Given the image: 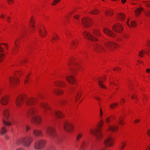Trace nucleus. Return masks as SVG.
I'll list each match as a JSON object with an SVG mask.
<instances>
[{"mask_svg":"<svg viewBox=\"0 0 150 150\" xmlns=\"http://www.w3.org/2000/svg\"><path fill=\"white\" fill-rule=\"evenodd\" d=\"M24 101L27 106L32 107L37 103L38 99L33 97H28L25 94L21 95L18 96L16 99V105L18 108H20Z\"/></svg>","mask_w":150,"mask_h":150,"instance_id":"obj_1","label":"nucleus"},{"mask_svg":"<svg viewBox=\"0 0 150 150\" xmlns=\"http://www.w3.org/2000/svg\"><path fill=\"white\" fill-rule=\"evenodd\" d=\"M39 105L40 107L44 109L43 112L45 117L51 116L57 118H61L63 117L64 115L61 112L56 110L52 109L45 102H42L40 103Z\"/></svg>","mask_w":150,"mask_h":150,"instance_id":"obj_2","label":"nucleus"},{"mask_svg":"<svg viewBox=\"0 0 150 150\" xmlns=\"http://www.w3.org/2000/svg\"><path fill=\"white\" fill-rule=\"evenodd\" d=\"M103 115V111L101 108L100 109L99 116L101 119L100 122L97 129H91L90 130V133L93 135H95L97 141H99L103 137L102 133L101 132V127L103 125L104 121L102 119Z\"/></svg>","mask_w":150,"mask_h":150,"instance_id":"obj_3","label":"nucleus"},{"mask_svg":"<svg viewBox=\"0 0 150 150\" xmlns=\"http://www.w3.org/2000/svg\"><path fill=\"white\" fill-rule=\"evenodd\" d=\"M38 112V109L36 107H32L27 112L26 115L28 117H32L31 122L35 124H40L41 122V117L38 115H36Z\"/></svg>","mask_w":150,"mask_h":150,"instance_id":"obj_4","label":"nucleus"},{"mask_svg":"<svg viewBox=\"0 0 150 150\" xmlns=\"http://www.w3.org/2000/svg\"><path fill=\"white\" fill-rule=\"evenodd\" d=\"M45 133L55 141L58 142L62 141L61 137L57 134L55 129L53 127L51 126L47 127Z\"/></svg>","mask_w":150,"mask_h":150,"instance_id":"obj_5","label":"nucleus"},{"mask_svg":"<svg viewBox=\"0 0 150 150\" xmlns=\"http://www.w3.org/2000/svg\"><path fill=\"white\" fill-rule=\"evenodd\" d=\"M33 139L30 137H23L17 140L16 143L18 145L21 144L25 148H29L32 142Z\"/></svg>","mask_w":150,"mask_h":150,"instance_id":"obj_6","label":"nucleus"},{"mask_svg":"<svg viewBox=\"0 0 150 150\" xmlns=\"http://www.w3.org/2000/svg\"><path fill=\"white\" fill-rule=\"evenodd\" d=\"M23 74V72L21 71H18L16 72L14 75L11 76L9 78L10 86L11 87H15L20 83V80L18 78Z\"/></svg>","mask_w":150,"mask_h":150,"instance_id":"obj_7","label":"nucleus"},{"mask_svg":"<svg viewBox=\"0 0 150 150\" xmlns=\"http://www.w3.org/2000/svg\"><path fill=\"white\" fill-rule=\"evenodd\" d=\"M123 118L120 117L117 120L116 122L114 123L111 125H108V126L107 131L108 132H115L117 131L119 127L118 125L120 124L121 125H124V123L123 122Z\"/></svg>","mask_w":150,"mask_h":150,"instance_id":"obj_8","label":"nucleus"},{"mask_svg":"<svg viewBox=\"0 0 150 150\" xmlns=\"http://www.w3.org/2000/svg\"><path fill=\"white\" fill-rule=\"evenodd\" d=\"M46 141L44 139H40L35 142L34 145V149L36 150H41L45 146Z\"/></svg>","mask_w":150,"mask_h":150,"instance_id":"obj_9","label":"nucleus"},{"mask_svg":"<svg viewBox=\"0 0 150 150\" xmlns=\"http://www.w3.org/2000/svg\"><path fill=\"white\" fill-rule=\"evenodd\" d=\"M61 123L63 125V128L67 132H71L73 131L74 127L71 122L65 120L64 121Z\"/></svg>","mask_w":150,"mask_h":150,"instance_id":"obj_10","label":"nucleus"},{"mask_svg":"<svg viewBox=\"0 0 150 150\" xmlns=\"http://www.w3.org/2000/svg\"><path fill=\"white\" fill-rule=\"evenodd\" d=\"M3 122L5 125L10 126L11 123L8 120L10 117V113L9 110L8 109H6L3 111Z\"/></svg>","mask_w":150,"mask_h":150,"instance_id":"obj_11","label":"nucleus"},{"mask_svg":"<svg viewBox=\"0 0 150 150\" xmlns=\"http://www.w3.org/2000/svg\"><path fill=\"white\" fill-rule=\"evenodd\" d=\"M114 139L111 136L107 137L103 141V144L106 147L111 146L114 144Z\"/></svg>","mask_w":150,"mask_h":150,"instance_id":"obj_12","label":"nucleus"},{"mask_svg":"<svg viewBox=\"0 0 150 150\" xmlns=\"http://www.w3.org/2000/svg\"><path fill=\"white\" fill-rule=\"evenodd\" d=\"M83 35L85 38L91 41H95L98 40L97 38L94 37L89 33L88 32H84L83 33Z\"/></svg>","mask_w":150,"mask_h":150,"instance_id":"obj_13","label":"nucleus"},{"mask_svg":"<svg viewBox=\"0 0 150 150\" xmlns=\"http://www.w3.org/2000/svg\"><path fill=\"white\" fill-rule=\"evenodd\" d=\"M82 24L85 27H88L91 25V19L89 18H84L82 19Z\"/></svg>","mask_w":150,"mask_h":150,"instance_id":"obj_14","label":"nucleus"},{"mask_svg":"<svg viewBox=\"0 0 150 150\" xmlns=\"http://www.w3.org/2000/svg\"><path fill=\"white\" fill-rule=\"evenodd\" d=\"M95 80L98 81L99 86L100 87L103 88H105V86L103 84V82L106 80L105 76L99 78L97 77Z\"/></svg>","mask_w":150,"mask_h":150,"instance_id":"obj_15","label":"nucleus"},{"mask_svg":"<svg viewBox=\"0 0 150 150\" xmlns=\"http://www.w3.org/2000/svg\"><path fill=\"white\" fill-rule=\"evenodd\" d=\"M10 96L8 95H4L2 96L0 100V102L3 105H6L8 102Z\"/></svg>","mask_w":150,"mask_h":150,"instance_id":"obj_16","label":"nucleus"},{"mask_svg":"<svg viewBox=\"0 0 150 150\" xmlns=\"http://www.w3.org/2000/svg\"><path fill=\"white\" fill-rule=\"evenodd\" d=\"M113 30L117 32L121 33L123 30V28L121 24L115 25L112 27Z\"/></svg>","mask_w":150,"mask_h":150,"instance_id":"obj_17","label":"nucleus"},{"mask_svg":"<svg viewBox=\"0 0 150 150\" xmlns=\"http://www.w3.org/2000/svg\"><path fill=\"white\" fill-rule=\"evenodd\" d=\"M104 45L105 46L110 50H111L113 48H116V46L118 45L113 42H107L104 43Z\"/></svg>","mask_w":150,"mask_h":150,"instance_id":"obj_18","label":"nucleus"},{"mask_svg":"<svg viewBox=\"0 0 150 150\" xmlns=\"http://www.w3.org/2000/svg\"><path fill=\"white\" fill-rule=\"evenodd\" d=\"M66 80L69 83L72 84H75L76 82L75 78L72 75H69L66 77Z\"/></svg>","mask_w":150,"mask_h":150,"instance_id":"obj_19","label":"nucleus"},{"mask_svg":"<svg viewBox=\"0 0 150 150\" xmlns=\"http://www.w3.org/2000/svg\"><path fill=\"white\" fill-rule=\"evenodd\" d=\"M103 32L109 36L114 37L115 35L112 31L110 30L108 28H105L103 29Z\"/></svg>","mask_w":150,"mask_h":150,"instance_id":"obj_20","label":"nucleus"},{"mask_svg":"<svg viewBox=\"0 0 150 150\" xmlns=\"http://www.w3.org/2000/svg\"><path fill=\"white\" fill-rule=\"evenodd\" d=\"M94 49L96 51L98 52H101V51H104V48L102 46L96 44L94 45L93 46Z\"/></svg>","mask_w":150,"mask_h":150,"instance_id":"obj_21","label":"nucleus"},{"mask_svg":"<svg viewBox=\"0 0 150 150\" xmlns=\"http://www.w3.org/2000/svg\"><path fill=\"white\" fill-rule=\"evenodd\" d=\"M33 134L34 136L36 137H41L43 135L42 131L38 129H34L33 131Z\"/></svg>","mask_w":150,"mask_h":150,"instance_id":"obj_22","label":"nucleus"},{"mask_svg":"<svg viewBox=\"0 0 150 150\" xmlns=\"http://www.w3.org/2000/svg\"><path fill=\"white\" fill-rule=\"evenodd\" d=\"M65 82L63 81L56 82L54 85L57 87H64L65 85Z\"/></svg>","mask_w":150,"mask_h":150,"instance_id":"obj_23","label":"nucleus"},{"mask_svg":"<svg viewBox=\"0 0 150 150\" xmlns=\"http://www.w3.org/2000/svg\"><path fill=\"white\" fill-rule=\"evenodd\" d=\"M29 75H26L23 77V80L24 82V85L25 87L27 86L29 82Z\"/></svg>","mask_w":150,"mask_h":150,"instance_id":"obj_24","label":"nucleus"},{"mask_svg":"<svg viewBox=\"0 0 150 150\" xmlns=\"http://www.w3.org/2000/svg\"><path fill=\"white\" fill-rule=\"evenodd\" d=\"M53 93L55 94L59 95L62 94L64 93V91L60 89H55L53 90Z\"/></svg>","mask_w":150,"mask_h":150,"instance_id":"obj_25","label":"nucleus"},{"mask_svg":"<svg viewBox=\"0 0 150 150\" xmlns=\"http://www.w3.org/2000/svg\"><path fill=\"white\" fill-rule=\"evenodd\" d=\"M143 11V9L142 8L140 7L136 8L135 11V13L137 16H139L141 12V11Z\"/></svg>","mask_w":150,"mask_h":150,"instance_id":"obj_26","label":"nucleus"},{"mask_svg":"<svg viewBox=\"0 0 150 150\" xmlns=\"http://www.w3.org/2000/svg\"><path fill=\"white\" fill-rule=\"evenodd\" d=\"M3 52V49L1 47H0V63L2 61L4 57V54L2 53Z\"/></svg>","mask_w":150,"mask_h":150,"instance_id":"obj_27","label":"nucleus"},{"mask_svg":"<svg viewBox=\"0 0 150 150\" xmlns=\"http://www.w3.org/2000/svg\"><path fill=\"white\" fill-rule=\"evenodd\" d=\"M43 28H44V30H42L40 29H39V33L41 36L42 37H44L46 35V32L45 31V29L44 26Z\"/></svg>","mask_w":150,"mask_h":150,"instance_id":"obj_28","label":"nucleus"},{"mask_svg":"<svg viewBox=\"0 0 150 150\" xmlns=\"http://www.w3.org/2000/svg\"><path fill=\"white\" fill-rule=\"evenodd\" d=\"M83 135V133L81 132H79L76 137V139L77 141H79L80 139L82 137Z\"/></svg>","mask_w":150,"mask_h":150,"instance_id":"obj_29","label":"nucleus"},{"mask_svg":"<svg viewBox=\"0 0 150 150\" xmlns=\"http://www.w3.org/2000/svg\"><path fill=\"white\" fill-rule=\"evenodd\" d=\"M35 23V21H34L33 19L31 18L30 20V25L32 30H33V28H35V26L34 25Z\"/></svg>","mask_w":150,"mask_h":150,"instance_id":"obj_30","label":"nucleus"},{"mask_svg":"<svg viewBox=\"0 0 150 150\" xmlns=\"http://www.w3.org/2000/svg\"><path fill=\"white\" fill-rule=\"evenodd\" d=\"M7 132V129L5 127H2L1 129L0 135H3Z\"/></svg>","mask_w":150,"mask_h":150,"instance_id":"obj_31","label":"nucleus"},{"mask_svg":"<svg viewBox=\"0 0 150 150\" xmlns=\"http://www.w3.org/2000/svg\"><path fill=\"white\" fill-rule=\"evenodd\" d=\"M81 96V93L80 92H78L76 91V95L75 96V101H77L80 98Z\"/></svg>","mask_w":150,"mask_h":150,"instance_id":"obj_32","label":"nucleus"},{"mask_svg":"<svg viewBox=\"0 0 150 150\" xmlns=\"http://www.w3.org/2000/svg\"><path fill=\"white\" fill-rule=\"evenodd\" d=\"M100 11L96 9H94L92 10L90 13L92 14H97L99 13Z\"/></svg>","mask_w":150,"mask_h":150,"instance_id":"obj_33","label":"nucleus"},{"mask_svg":"<svg viewBox=\"0 0 150 150\" xmlns=\"http://www.w3.org/2000/svg\"><path fill=\"white\" fill-rule=\"evenodd\" d=\"M118 18H120L121 20H124L125 18V16L124 14L122 13H120L118 15Z\"/></svg>","mask_w":150,"mask_h":150,"instance_id":"obj_34","label":"nucleus"},{"mask_svg":"<svg viewBox=\"0 0 150 150\" xmlns=\"http://www.w3.org/2000/svg\"><path fill=\"white\" fill-rule=\"evenodd\" d=\"M88 145V142L85 141H83L81 144V147L82 148L86 147Z\"/></svg>","mask_w":150,"mask_h":150,"instance_id":"obj_35","label":"nucleus"},{"mask_svg":"<svg viewBox=\"0 0 150 150\" xmlns=\"http://www.w3.org/2000/svg\"><path fill=\"white\" fill-rule=\"evenodd\" d=\"M114 117V116H108V117L106 119V122L108 123H109L111 121V119H113V118Z\"/></svg>","mask_w":150,"mask_h":150,"instance_id":"obj_36","label":"nucleus"},{"mask_svg":"<svg viewBox=\"0 0 150 150\" xmlns=\"http://www.w3.org/2000/svg\"><path fill=\"white\" fill-rule=\"evenodd\" d=\"M126 142H121V144L120 145L121 150H122L123 149V148L126 145Z\"/></svg>","mask_w":150,"mask_h":150,"instance_id":"obj_37","label":"nucleus"},{"mask_svg":"<svg viewBox=\"0 0 150 150\" xmlns=\"http://www.w3.org/2000/svg\"><path fill=\"white\" fill-rule=\"evenodd\" d=\"M143 2L144 3L146 6L150 8V1H143Z\"/></svg>","mask_w":150,"mask_h":150,"instance_id":"obj_38","label":"nucleus"},{"mask_svg":"<svg viewBox=\"0 0 150 150\" xmlns=\"http://www.w3.org/2000/svg\"><path fill=\"white\" fill-rule=\"evenodd\" d=\"M93 33L96 36H99L101 35L100 33L98 30H95L93 32Z\"/></svg>","mask_w":150,"mask_h":150,"instance_id":"obj_39","label":"nucleus"},{"mask_svg":"<svg viewBox=\"0 0 150 150\" xmlns=\"http://www.w3.org/2000/svg\"><path fill=\"white\" fill-rule=\"evenodd\" d=\"M59 38L58 37V36L57 35V34H56L55 36H54L52 38V42H55L56 40L57 39H59Z\"/></svg>","mask_w":150,"mask_h":150,"instance_id":"obj_40","label":"nucleus"},{"mask_svg":"<svg viewBox=\"0 0 150 150\" xmlns=\"http://www.w3.org/2000/svg\"><path fill=\"white\" fill-rule=\"evenodd\" d=\"M18 42V40H16L15 42V44L16 47H15L13 49V50L14 51V52H16L17 51V48L18 47V45H17L18 42Z\"/></svg>","mask_w":150,"mask_h":150,"instance_id":"obj_41","label":"nucleus"},{"mask_svg":"<svg viewBox=\"0 0 150 150\" xmlns=\"http://www.w3.org/2000/svg\"><path fill=\"white\" fill-rule=\"evenodd\" d=\"M67 103V101L65 100H62L60 101L59 104L62 105H65Z\"/></svg>","mask_w":150,"mask_h":150,"instance_id":"obj_42","label":"nucleus"},{"mask_svg":"<svg viewBox=\"0 0 150 150\" xmlns=\"http://www.w3.org/2000/svg\"><path fill=\"white\" fill-rule=\"evenodd\" d=\"M110 84L111 86H117V84L112 79L110 80Z\"/></svg>","mask_w":150,"mask_h":150,"instance_id":"obj_43","label":"nucleus"},{"mask_svg":"<svg viewBox=\"0 0 150 150\" xmlns=\"http://www.w3.org/2000/svg\"><path fill=\"white\" fill-rule=\"evenodd\" d=\"M118 105V103H115L110 105V107L111 108H113Z\"/></svg>","mask_w":150,"mask_h":150,"instance_id":"obj_44","label":"nucleus"},{"mask_svg":"<svg viewBox=\"0 0 150 150\" xmlns=\"http://www.w3.org/2000/svg\"><path fill=\"white\" fill-rule=\"evenodd\" d=\"M144 53V50L140 51L139 54V56L141 57H142Z\"/></svg>","mask_w":150,"mask_h":150,"instance_id":"obj_45","label":"nucleus"},{"mask_svg":"<svg viewBox=\"0 0 150 150\" xmlns=\"http://www.w3.org/2000/svg\"><path fill=\"white\" fill-rule=\"evenodd\" d=\"M131 25L132 27H135L136 25V23L135 21H132L131 23Z\"/></svg>","mask_w":150,"mask_h":150,"instance_id":"obj_46","label":"nucleus"},{"mask_svg":"<svg viewBox=\"0 0 150 150\" xmlns=\"http://www.w3.org/2000/svg\"><path fill=\"white\" fill-rule=\"evenodd\" d=\"M133 83L131 82H130L128 84V87L129 89H132L133 87Z\"/></svg>","mask_w":150,"mask_h":150,"instance_id":"obj_47","label":"nucleus"},{"mask_svg":"<svg viewBox=\"0 0 150 150\" xmlns=\"http://www.w3.org/2000/svg\"><path fill=\"white\" fill-rule=\"evenodd\" d=\"M145 14L148 16H150V10H148L146 11H144Z\"/></svg>","mask_w":150,"mask_h":150,"instance_id":"obj_48","label":"nucleus"},{"mask_svg":"<svg viewBox=\"0 0 150 150\" xmlns=\"http://www.w3.org/2000/svg\"><path fill=\"white\" fill-rule=\"evenodd\" d=\"M132 98L133 100H135V101L137 99V98L136 96V95L135 94H133L132 95Z\"/></svg>","mask_w":150,"mask_h":150,"instance_id":"obj_49","label":"nucleus"},{"mask_svg":"<svg viewBox=\"0 0 150 150\" xmlns=\"http://www.w3.org/2000/svg\"><path fill=\"white\" fill-rule=\"evenodd\" d=\"M60 0H54L52 4V5H55L57 3L60 2Z\"/></svg>","mask_w":150,"mask_h":150,"instance_id":"obj_50","label":"nucleus"},{"mask_svg":"<svg viewBox=\"0 0 150 150\" xmlns=\"http://www.w3.org/2000/svg\"><path fill=\"white\" fill-rule=\"evenodd\" d=\"M80 69L78 68H74V69H72V73H74L78 71H80Z\"/></svg>","mask_w":150,"mask_h":150,"instance_id":"obj_51","label":"nucleus"},{"mask_svg":"<svg viewBox=\"0 0 150 150\" xmlns=\"http://www.w3.org/2000/svg\"><path fill=\"white\" fill-rule=\"evenodd\" d=\"M28 60V59L27 58H24L22 61L21 62L23 63H25L27 62Z\"/></svg>","mask_w":150,"mask_h":150,"instance_id":"obj_52","label":"nucleus"},{"mask_svg":"<svg viewBox=\"0 0 150 150\" xmlns=\"http://www.w3.org/2000/svg\"><path fill=\"white\" fill-rule=\"evenodd\" d=\"M123 36L125 39H127L129 37V35L126 34L123 35Z\"/></svg>","mask_w":150,"mask_h":150,"instance_id":"obj_53","label":"nucleus"},{"mask_svg":"<svg viewBox=\"0 0 150 150\" xmlns=\"http://www.w3.org/2000/svg\"><path fill=\"white\" fill-rule=\"evenodd\" d=\"M30 127L28 125H26V131L28 132L30 129Z\"/></svg>","mask_w":150,"mask_h":150,"instance_id":"obj_54","label":"nucleus"},{"mask_svg":"<svg viewBox=\"0 0 150 150\" xmlns=\"http://www.w3.org/2000/svg\"><path fill=\"white\" fill-rule=\"evenodd\" d=\"M8 3L9 4H11L13 3V0H7Z\"/></svg>","mask_w":150,"mask_h":150,"instance_id":"obj_55","label":"nucleus"},{"mask_svg":"<svg viewBox=\"0 0 150 150\" xmlns=\"http://www.w3.org/2000/svg\"><path fill=\"white\" fill-rule=\"evenodd\" d=\"M74 88H73V87L71 88H69V91L71 92H72V91H74Z\"/></svg>","mask_w":150,"mask_h":150,"instance_id":"obj_56","label":"nucleus"},{"mask_svg":"<svg viewBox=\"0 0 150 150\" xmlns=\"http://www.w3.org/2000/svg\"><path fill=\"white\" fill-rule=\"evenodd\" d=\"M146 45L147 46H149L150 45V40H148L146 42Z\"/></svg>","mask_w":150,"mask_h":150,"instance_id":"obj_57","label":"nucleus"},{"mask_svg":"<svg viewBox=\"0 0 150 150\" xmlns=\"http://www.w3.org/2000/svg\"><path fill=\"white\" fill-rule=\"evenodd\" d=\"M105 15L106 16H108L109 14V11L106 10L105 12Z\"/></svg>","mask_w":150,"mask_h":150,"instance_id":"obj_58","label":"nucleus"},{"mask_svg":"<svg viewBox=\"0 0 150 150\" xmlns=\"http://www.w3.org/2000/svg\"><path fill=\"white\" fill-rule=\"evenodd\" d=\"M75 43L77 44L78 42L77 41H73L71 42V44L73 45H74Z\"/></svg>","mask_w":150,"mask_h":150,"instance_id":"obj_59","label":"nucleus"},{"mask_svg":"<svg viewBox=\"0 0 150 150\" xmlns=\"http://www.w3.org/2000/svg\"><path fill=\"white\" fill-rule=\"evenodd\" d=\"M120 69L118 67H116L113 69V70L115 71H117Z\"/></svg>","mask_w":150,"mask_h":150,"instance_id":"obj_60","label":"nucleus"},{"mask_svg":"<svg viewBox=\"0 0 150 150\" xmlns=\"http://www.w3.org/2000/svg\"><path fill=\"white\" fill-rule=\"evenodd\" d=\"M149 52H150V50H148L144 52V53H146L148 55H149Z\"/></svg>","mask_w":150,"mask_h":150,"instance_id":"obj_61","label":"nucleus"},{"mask_svg":"<svg viewBox=\"0 0 150 150\" xmlns=\"http://www.w3.org/2000/svg\"><path fill=\"white\" fill-rule=\"evenodd\" d=\"M125 102V100L124 99H122L121 100L120 103L121 105H123Z\"/></svg>","mask_w":150,"mask_h":150,"instance_id":"obj_62","label":"nucleus"},{"mask_svg":"<svg viewBox=\"0 0 150 150\" xmlns=\"http://www.w3.org/2000/svg\"><path fill=\"white\" fill-rule=\"evenodd\" d=\"M16 150H25L24 149L22 148H19L17 149Z\"/></svg>","mask_w":150,"mask_h":150,"instance_id":"obj_63","label":"nucleus"},{"mask_svg":"<svg viewBox=\"0 0 150 150\" xmlns=\"http://www.w3.org/2000/svg\"><path fill=\"white\" fill-rule=\"evenodd\" d=\"M147 134L150 137V130L149 129L147 131Z\"/></svg>","mask_w":150,"mask_h":150,"instance_id":"obj_64","label":"nucleus"}]
</instances>
